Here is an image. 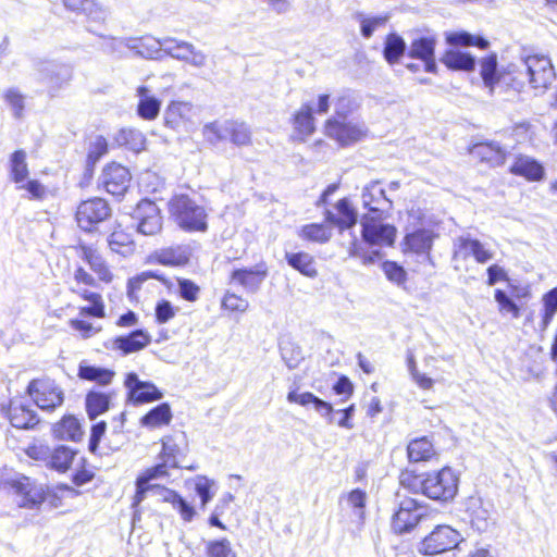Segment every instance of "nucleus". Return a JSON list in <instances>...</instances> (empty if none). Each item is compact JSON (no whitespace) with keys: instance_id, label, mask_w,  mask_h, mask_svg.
<instances>
[{"instance_id":"obj_1","label":"nucleus","mask_w":557,"mask_h":557,"mask_svg":"<svg viewBox=\"0 0 557 557\" xmlns=\"http://www.w3.org/2000/svg\"><path fill=\"white\" fill-rule=\"evenodd\" d=\"M400 482L413 493H422L430 499L446 503L456 496L459 478L449 467L425 474H403Z\"/></svg>"},{"instance_id":"obj_2","label":"nucleus","mask_w":557,"mask_h":557,"mask_svg":"<svg viewBox=\"0 0 557 557\" xmlns=\"http://www.w3.org/2000/svg\"><path fill=\"white\" fill-rule=\"evenodd\" d=\"M170 211L177 225L187 232L208 228L206 209L187 195H177L170 201Z\"/></svg>"},{"instance_id":"obj_3","label":"nucleus","mask_w":557,"mask_h":557,"mask_svg":"<svg viewBox=\"0 0 557 557\" xmlns=\"http://www.w3.org/2000/svg\"><path fill=\"white\" fill-rule=\"evenodd\" d=\"M518 75L527 78L531 88L541 92L545 91L556 78L550 59L542 54L523 57L518 65Z\"/></svg>"},{"instance_id":"obj_4","label":"nucleus","mask_w":557,"mask_h":557,"mask_svg":"<svg viewBox=\"0 0 557 557\" xmlns=\"http://www.w3.org/2000/svg\"><path fill=\"white\" fill-rule=\"evenodd\" d=\"M203 136L211 144L230 139L236 146L250 143V131L245 123L237 121L211 122L203 126Z\"/></svg>"},{"instance_id":"obj_5","label":"nucleus","mask_w":557,"mask_h":557,"mask_svg":"<svg viewBox=\"0 0 557 557\" xmlns=\"http://www.w3.org/2000/svg\"><path fill=\"white\" fill-rule=\"evenodd\" d=\"M287 401L298 404L302 407L312 405L315 411L327 419L329 423H337L341 428L352 429L354 424L348 417L341 410H334L333 406L317 397L310 392L297 393V389H290L287 394Z\"/></svg>"},{"instance_id":"obj_6","label":"nucleus","mask_w":557,"mask_h":557,"mask_svg":"<svg viewBox=\"0 0 557 557\" xmlns=\"http://www.w3.org/2000/svg\"><path fill=\"white\" fill-rule=\"evenodd\" d=\"M27 394L39 409L48 412L53 411L64 401L63 389L50 379L32 380L27 386Z\"/></svg>"},{"instance_id":"obj_7","label":"nucleus","mask_w":557,"mask_h":557,"mask_svg":"<svg viewBox=\"0 0 557 557\" xmlns=\"http://www.w3.org/2000/svg\"><path fill=\"white\" fill-rule=\"evenodd\" d=\"M388 213L383 215L363 214L360 220L362 238L370 245L393 246L397 230L394 225L383 223Z\"/></svg>"},{"instance_id":"obj_8","label":"nucleus","mask_w":557,"mask_h":557,"mask_svg":"<svg viewBox=\"0 0 557 557\" xmlns=\"http://www.w3.org/2000/svg\"><path fill=\"white\" fill-rule=\"evenodd\" d=\"M111 207L106 199L94 197L78 205L76 221L83 231L94 232L98 224L111 216Z\"/></svg>"},{"instance_id":"obj_9","label":"nucleus","mask_w":557,"mask_h":557,"mask_svg":"<svg viewBox=\"0 0 557 557\" xmlns=\"http://www.w3.org/2000/svg\"><path fill=\"white\" fill-rule=\"evenodd\" d=\"M324 132L327 137L346 147L361 140L367 134V128L358 121L329 117L324 124Z\"/></svg>"},{"instance_id":"obj_10","label":"nucleus","mask_w":557,"mask_h":557,"mask_svg":"<svg viewBox=\"0 0 557 557\" xmlns=\"http://www.w3.org/2000/svg\"><path fill=\"white\" fill-rule=\"evenodd\" d=\"M460 542L459 532L449 525H437L420 543L419 552L423 555H437L458 547Z\"/></svg>"},{"instance_id":"obj_11","label":"nucleus","mask_w":557,"mask_h":557,"mask_svg":"<svg viewBox=\"0 0 557 557\" xmlns=\"http://www.w3.org/2000/svg\"><path fill=\"white\" fill-rule=\"evenodd\" d=\"M168 475L166 465H156L141 473V499L148 496H154L162 502L171 503L177 493L166 488L160 483L152 482L163 480Z\"/></svg>"},{"instance_id":"obj_12","label":"nucleus","mask_w":557,"mask_h":557,"mask_svg":"<svg viewBox=\"0 0 557 557\" xmlns=\"http://www.w3.org/2000/svg\"><path fill=\"white\" fill-rule=\"evenodd\" d=\"M129 182V171L117 163L108 164L99 177V185L113 196H122L127 190Z\"/></svg>"},{"instance_id":"obj_13","label":"nucleus","mask_w":557,"mask_h":557,"mask_svg":"<svg viewBox=\"0 0 557 557\" xmlns=\"http://www.w3.org/2000/svg\"><path fill=\"white\" fill-rule=\"evenodd\" d=\"M423 513L421 506L416 499H404L392 519V528L396 533L411 531L421 520Z\"/></svg>"},{"instance_id":"obj_14","label":"nucleus","mask_w":557,"mask_h":557,"mask_svg":"<svg viewBox=\"0 0 557 557\" xmlns=\"http://www.w3.org/2000/svg\"><path fill=\"white\" fill-rule=\"evenodd\" d=\"M362 206L368 210L367 214L383 215L392 209V200L385 195L379 182H371L361 194Z\"/></svg>"},{"instance_id":"obj_15","label":"nucleus","mask_w":557,"mask_h":557,"mask_svg":"<svg viewBox=\"0 0 557 557\" xmlns=\"http://www.w3.org/2000/svg\"><path fill=\"white\" fill-rule=\"evenodd\" d=\"M435 46L434 36H419L410 42L408 57L423 61L425 72L435 73L437 70Z\"/></svg>"},{"instance_id":"obj_16","label":"nucleus","mask_w":557,"mask_h":557,"mask_svg":"<svg viewBox=\"0 0 557 557\" xmlns=\"http://www.w3.org/2000/svg\"><path fill=\"white\" fill-rule=\"evenodd\" d=\"M11 487L17 497L16 503L20 507L35 508L45 499L42 488L27 476L12 481Z\"/></svg>"},{"instance_id":"obj_17","label":"nucleus","mask_w":557,"mask_h":557,"mask_svg":"<svg viewBox=\"0 0 557 557\" xmlns=\"http://www.w3.org/2000/svg\"><path fill=\"white\" fill-rule=\"evenodd\" d=\"M41 79L49 86L50 92L59 90L72 79V67L66 64L45 62L40 67Z\"/></svg>"},{"instance_id":"obj_18","label":"nucleus","mask_w":557,"mask_h":557,"mask_svg":"<svg viewBox=\"0 0 557 557\" xmlns=\"http://www.w3.org/2000/svg\"><path fill=\"white\" fill-rule=\"evenodd\" d=\"M75 250L76 255L89 265L90 270L98 275L100 281L106 283L112 281V273L97 249L81 243L75 247Z\"/></svg>"},{"instance_id":"obj_19","label":"nucleus","mask_w":557,"mask_h":557,"mask_svg":"<svg viewBox=\"0 0 557 557\" xmlns=\"http://www.w3.org/2000/svg\"><path fill=\"white\" fill-rule=\"evenodd\" d=\"M509 151L497 141L480 143L473 146L472 154L491 166L503 165Z\"/></svg>"},{"instance_id":"obj_20","label":"nucleus","mask_w":557,"mask_h":557,"mask_svg":"<svg viewBox=\"0 0 557 557\" xmlns=\"http://www.w3.org/2000/svg\"><path fill=\"white\" fill-rule=\"evenodd\" d=\"M265 276V271L255 269H236L230 275V284H237L246 292L255 294L259 290Z\"/></svg>"},{"instance_id":"obj_21","label":"nucleus","mask_w":557,"mask_h":557,"mask_svg":"<svg viewBox=\"0 0 557 557\" xmlns=\"http://www.w3.org/2000/svg\"><path fill=\"white\" fill-rule=\"evenodd\" d=\"M196 115V110L190 102L173 101L169 104L164 113L166 125L176 128L182 124L190 122Z\"/></svg>"},{"instance_id":"obj_22","label":"nucleus","mask_w":557,"mask_h":557,"mask_svg":"<svg viewBox=\"0 0 557 557\" xmlns=\"http://www.w3.org/2000/svg\"><path fill=\"white\" fill-rule=\"evenodd\" d=\"M162 228L160 209L154 201L141 199V235H154Z\"/></svg>"},{"instance_id":"obj_23","label":"nucleus","mask_w":557,"mask_h":557,"mask_svg":"<svg viewBox=\"0 0 557 557\" xmlns=\"http://www.w3.org/2000/svg\"><path fill=\"white\" fill-rule=\"evenodd\" d=\"M313 114V104L309 102L302 103L299 110L294 114V129L301 140L311 136L315 131Z\"/></svg>"},{"instance_id":"obj_24","label":"nucleus","mask_w":557,"mask_h":557,"mask_svg":"<svg viewBox=\"0 0 557 557\" xmlns=\"http://www.w3.org/2000/svg\"><path fill=\"white\" fill-rule=\"evenodd\" d=\"M515 175L523 176L529 181H540L544 176V168L535 159L520 154L510 166Z\"/></svg>"},{"instance_id":"obj_25","label":"nucleus","mask_w":557,"mask_h":557,"mask_svg":"<svg viewBox=\"0 0 557 557\" xmlns=\"http://www.w3.org/2000/svg\"><path fill=\"white\" fill-rule=\"evenodd\" d=\"M172 418L171 406L168 403H161L141 417V426L150 430L161 429L169 425Z\"/></svg>"},{"instance_id":"obj_26","label":"nucleus","mask_w":557,"mask_h":557,"mask_svg":"<svg viewBox=\"0 0 557 557\" xmlns=\"http://www.w3.org/2000/svg\"><path fill=\"white\" fill-rule=\"evenodd\" d=\"M53 435L58 440L77 442L83 437L82 425L74 416H64L53 425Z\"/></svg>"},{"instance_id":"obj_27","label":"nucleus","mask_w":557,"mask_h":557,"mask_svg":"<svg viewBox=\"0 0 557 557\" xmlns=\"http://www.w3.org/2000/svg\"><path fill=\"white\" fill-rule=\"evenodd\" d=\"M441 61L450 70L471 72L475 69V58L468 52L450 49L445 52Z\"/></svg>"},{"instance_id":"obj_28","label":"nucleus","mask_w":557,"mask_h":557,"mask_svg":"<svg viewBox=\"0 0 557 557\" xmlns=\"http://www.w3.org/2000/svg\"><path fill=\"white\" fill-rule=\"evenodd\" d=\"M9 419L12 426L16 429H32L38 424L39 419L36 412L22 404H11Z\"/></svg>"},{"instance_id":"obj_29","label":"nucleus","mask_w":557,"mask_h":557,"mask_svg":"<svg viewBox=\"0 0 557 557\" xmlns=\"http://www.w3.org/2000/svg\"><path fill=\"white\" fill-rule=\"evenodd\" d=\"M433 232L430 230H417L405 236L407 249L417 255H429L433 244Z\"/></svg>"},{"instance_id":"obj_30","label":"nucleus","mask_w":557,"mask_h":557,"mask_svg":"<svg viewBox=\"0 0 557 557\" xmlns=\"http://www.w3.org/2000/svg\"><path fill=\"white\" fill-rule=\"evenodd\" d=\"M101 48L106 53L116 54L119 57H126L128 54L137 55L139 53L137 39L109 37L104 39Z\"/></svg>"},{"instance_id":"obj_31","label":"nucleus","mask_w":557,"mask_h":557,"mask_svg":"<svg viewBox=\"0 0 557 557\" xmlns=\"http://www.w3.org/2000/svg\"><path fill=\"white\" fill-rule=\"evenodd\" d=\"M114 375L115 372L113 370L90 366L85 362H81L78 367L79 379L96 382L102 386L109 385L112 382Z\"/></svg>"},{"instance_id":"obj_32","label":"nucleus","mask_w":557,"mask_h":557,"mask_svg":"<svg viewBox=\"0 0 557 557\" xmlns=\"http://www.w3.org/2000/svg\"><path fill=\"white\" fill-rule=\"evenodd\" d=\"M285 258L287 263L302 275L311 278L318 275L314 259L308 252H286Z\"/></svg>"},{"instance_id":"obj_33","label":"nucleus","mask_w":557,"mask_h":557,"mask_svg":"<svg viewBox=\"0 0 557 557\" xmlns=\"http://www.w3.org/2000/svg\"><path fill=\"white\" fill-rule=\"evenodd\" d=\"M107 348L120 351L123 356L139 350V329L132 331L127 335H121L112 338L106 345Z\"/></svg>"},{"instance_id":"obj_34","label":"nucleus","mask_w":557,"mask_h":557,"mask_svg":"<svg viewBox=\"0 0 557 557\" xmlns=\"http://www.w3.org/2000/svg\"><path fill=\"white\" fill-rule=\"evenodd\" d=\"M446 42L451 47L462 46L470 47L475 46L481 49H485L488 46V41L480 36H473L466 30L447 32L445 33Z\"/></svg>"},{"instance_id":"obj_35","label":"nucleus","mask_w":557,"mask_h":557,"mask_svg":"<svg viewBox=\"0 0 557 557\" xmlns=\"http://www.w3.org/2000/svg\"><path fill=\"white\" fill-rule=\"evenodd\" d=\"M407 451L408 458L412 462L426 461L435 455L433 444L426 437L411 441Z\"/></svg>"},{"instance_id":"obj_36","label":"nucleus","mask_w":557,"mask_h":557,"mask_svg":"<svg viewBox=\"0 0 557 557\" xmlns=\"http://www.w3.org/2000/svg\"><path fill=\"white\" fill-rule=\"evenodd\" d=\"M88 417L94 420L106 412L110 406V395L97 391H90L85 399Z\"/></svg>"},{"instance_id":"obj_37","label":"nucleus","mask_w":557,"mask_h":557,"mask_svg":"<svg viewBox=\"0 0 557 557\" xmlns=\"http://www.w3.org/2000/svg\"><path fill=\"white\" fill-rule=\"evenodd\" d=\"M76 454L77 451L69 446L60 445L50 453L49 466L59 472H65Z\"/></svg>"},{"instance_id":"obj_38","label":"nucleus","mask_w":557,"mask_h":557,"mask_svg":"<svg viewBox=\"0 0 557 557\" xmlns=\"http://www.w3.org/2000/svg\"><path fill=\"white\" fill-rule=\"evenodd\" d=\"M407 49L406 42L397 34H389L384 44L383 55L387 63L395 64L405 54Z\"/></svg>"},{"instance_id":"obj_39","label":"nucleus","mask_w":557,"mask_h":557,"mask_svg":"<svg viewBox=\"0 0 557 557\" xmlns=\"http://www.w3.org/2000/svg\"><path fill=\"white\" fill-rule=\"evenodd\" d=\"M2 98L7 107L11 110L12 116L21 120L24 116L25 95L16 87L7 88Z\"/></svg>"},{"instance_id":"obj_40","label":"nucleus","mask_w":557,"mask_h":557,"mask_svg":"<svg viewBox=\"0 0 557 557\" xmlns=\"http://www.w3.org/2000/svg\"><path fill=\"white\" fill-rule=\"evenodd\" d=\"M336 210L338 212V228L341 231L351 228L357 224L358 213L347 198L337 201Z\"/></svg>"},{"instance_id":"obj_41","label":"nucleus","mask_w":557,"mask_h":557,"mask_svg":"<svg viewBox=\"0 0 557 557\" xmlns=\"http://www.w3.org/2000/svg\"><path fill=\"white\" fill-rule=\"evenodd\" d=\"M163 45H164V54H169L172 58L180 60V61L186 62V60L188 59V55L190 54V52H193L191 44H189L187 41H183V40H177L175 38H171V37L164 38Z\"/></svg>"},{"instance_id":"obj_42","label":"nucleus","mask_w":557,"mask_h":557,"mask_svg":"<svg viewBox=\"0 0 557 557\" xmlns=\"http://www.w3.org/2000/svg\"><path fill=\"white\" fill-rule=\"evenodd\" d=\"M334 115L337 120H346L355 109L354 98L348 90H342L333 99Z\"/></svg>"},{"instance_id":"obj_43","label":"nucleus","mask_w":557,"mask_h":557,"mask_svg":"<svg viewBox=\"0 0 557 557\" xmlns=\"http://www.w3.org/2000/svg\"><path fill=\"white\" fill-rule=\"evenodd\" d=\"M11 176L16 183H23L28 176V168L26 163V152L24 150H16L12 153L10 159Z\"/></svg>"},{"instance_id":"obj_44","label":"nucleus","mask_w":557,"mask_h":557,"mask_svg":"<svg viewBox=\"0 0 557 557\" xmlns=\"http://www.w3.org/2000/svg\"><path fill=\"white\" fill-rule=\"evenodd\" d=\"M542 313V330H546L557 312V286L544 294Z\"/></svg>"},{"instance_id":"obj_45","label":"nucleus","mask_w":557,"mask_h":557,"mask_svg":"<svg viewBox=\"0 0 557 557\" xmlns=\"http://www.w3.org/2000/svg\"><path fill=\"white\" fill-rule=\"evenodd\" d=\"M164 39L153 36H141V58L160 59L164 54Z\"/></svg>"},{"instance_id":"obj_46","label":"nucleus","mask_w":557,"mask_h":557,"mask_svg":"<svg viewBox=\"0 0 557 557\" xmlns=\"http://www.w3.org/2000/svg\"><path fill=\"white\" fill-rule=\"evenodd\" d=\"M180 447L174 443L172 437L165 436L162 438V450L160 453L162 462L159 465H166V470L169 468H177V455L180 454Z\"/></svg>"},{"instance_id":"obj_47","label":"nucleus","mask_w":557,"mask_h":557,"mask_svg":"<svg viewBox=\"0 0 557 557\" xmlns=\"http://www.w3.org/2000/svg\"><path fill=\"white\" fill-rule=\"evenodd\" d=\"M300 236L311 242L326 243L330 240L332 232L323 224L313 223L302 226Z\"/></svg>"},{"instance_id":"obj_48","label":"nucleus","mask_w":557,"mask_h":557,"mask_svg":"<svg viewBox=\"0 0 557 557\" xmlns=\"http://www.w3.org/2000/svg\"><path fill=\"white\" fill-rule=\"evenodd\" d=\"M480 74L484 84L488 87H493V85L498 81L496 55L491 54L483 58L480 62Z\"/></svg>"},{"instance_id":"obj_49","label":"nucleus","mask_w":557,"mask_h":557,"mask_svg":"<svg viewBox=\"0 0 557 557\" xmlns=\"http://www.w3.org/2000/svg\"><path fill=\"white\" fill-rule=\"evenodd\" d=\"M161 102L148 95V89L141 86V119L152 120L160 112Z\"/></svg>"},{"instance_id":"obj_50","label":"nucleus","mask_w":557,"mask_h":557,"mask_svg":"<svg viewBox=\"0 0 557 557\" xmlns=\"http://www.w3.org/2000/svg\"><path fill=\"white\" fill-rule=\"evenodd\" d=\"M206 555L207 557H236L227 539L208 542Z\"/></svg>"},{"instance_id":"obj_51","label":"nucleus","mask_w":557,"mask_h":557,"mask_svg":"<svg viewBox=\"0 0 557 557\" xmlns=\"http://www.w3.org/2000/svg\"><path fill=\"white\" fill-rule=\"evenodd\" d=\"M108 143L103 136H96L90 143L87 154V168H92L107 153Z\"/></svg>"},{"instance_id":"obj_52","label":"nucleus","mask_w":557,"mask_h":557,"mask_svg":"<svg viewBox=\"0 0 557 557\" xmlns=\"http://www.w3.org/2000/svg\"><path fill=\"white\" fill-rule=\"evenodd\" d=\"M358 17L360 20L361 35L364 38H370L376 29L385 26L388 20L387 15L367 17L362 14H358Z\"/></svg>"},{"instance_id":"obj_53","label":"nucleus","mask_w":557,"mask_h":557,"mask_svg":"<svg viewBox=\"0 0 557 557\" xmlns=\"http://www.w3.org/2000/svg\"><path fill=\"white\" fill-rule=\"evenodd\" d=\"M494 297L500 312L510 313L515 319L520 317V308L504 290L496 289Z\"/></svg>"},{"instance_id":"obj_54","label":"nucleus","mask_w":557,"mask_h":557,"mask_svg":"<svg viewBox=\"0 0 557 557\" xmlns=\"http://www.w3.org/2000/svg\"><path fill=\"white\" fill-rule=\"evenodd\" d=\"M382 270L386 275L387 280L392 283L400 285L406 281V271L401 265L394 261H384L382 263Z\"/></svg>"},{"instance_id":"obj_55","label":"nucleus","mask_w":557,"mask_h":557,"mask_svg":"<svg viewBox=\"0 0 557 557\" xmlns=\"http://www.w3.org/2000/svg\"><path fill=\"white\" fill-rule=\"evenodd\" d=\"M125 387L127 388L126 405L138 406L139 405V377L135 372H131L126 375Z\"/></svg>"},{"instance_id":"obj_56","label":"nucleus","mask_w":557,"mask_h":557,"mask_svg":"<svg viewBox=\"0 0 557 557\" xmlns=\"http://www.w3.org/2000/svg\"><path fill=\"white\" fill-rule=\"evenodd\" d=\"M222 307L231 311L245 312L249 304L236 294L227 292L222 299Z\"/></svg>"},{"instance_id":"obj_57","label":"nucleus","mask_w":557,"mask_h":557,"mask_svg":"<svg viewBox=\"0 0 557 557\" xmlns=\"http://www.w3.org/2000/svg\"><path fill=\"white\" fill-rule=\"evenodd\" d=\"M141 184L147 193H157L163 187L164 181L158 173L147 170L141 173Z\"/></svg>"},{"instance_id":"obj_58","label":"nucleus","mask_w":557,"mask_h":557,"mask_svg":"<svg viewBox=\"0 0 557 557\" xmlns=\"http://www.w3.org/2000/svg\"><path fill=\"white\" fill-rule=\"evenodd\" d=\"M174 509H176L181 516V518L185 522H190L195 515L196 510L195 508L187 503L183 497H181L178 494L175 495V497L171 502Z\"/></svg>"},{"instance_id":"obj_59","label":"nucleus","mask_w":557,"mask_h":557,"mask_svg":"<svg viewBox=\"0 0 557 557\" xmlns=\"http://www.w3.org/2000/svg\"><path fill=\"white\" fill-rule=\"evenodd\" d=\"M478 243H479L478 239H474L471 237H465V236L459 237L455 244V247H456L455 256L456 257L460 256L463 259L472 256Z\"/></svg>"},{"instance_id":"obj_60","label":"nucleus","mask_w":557,"mask_h":557,"mask_svg":"<svg viewBox=\"0 0 557 557\" xmlns=\"http://www.w3.org/2000/svg\"><path fill=\"white\" fill-rule=\"evenodd\" d=\"M18 189H26L29 194V199L34 200H42L47 197L48 190L47 187L44 186L37 180H30L27 183L17 187Z\"/></svg>"},{"instance_id":"obj_61","label":"nucleus","mask_w":557,"mask_h":557,"mask_svg":"<svg viewBox=\"0 0 557 557\" xmlns=\"http://www.w3.org/2000/svg\"><path fill=\"white\" fill-rule=\"evenodd\" d=\"M180 295L187 301H195L198 298L199 287L189 280L178 281Z\"/></svg>"},{"instance_id":"obj_62","label":"nucleus","mask_w":557,"mask_h":557,"mask_svg":"<svg viewBox=\"0 0 557 557\" xmlns=\"http://www.w3.org/2000/svg\"><path fill=\"white\" fill-rule=\"evenodd\" d=\"M163 393L152 383L141 381V404L160 400Z\"/></svg>"},{"instance_id":"obj_63","label":"nucleus","mask_w":557,"mask_h":557,"mask_svg":"<svg viewBox=\"0 0 557 557\" xmlns=\"http://www.w3.org/2000/svg\"><path fill=\"white\" fill-rule=\"evenodd\" d=\"M156 319L158 323H166L175 315V310L170 301L161 300L156 306Z\"/></svg>"},{"instance_id":"obj_64","label":"nucleus","mask_w":557,"mask_h":557,"mask_svg":"<svg viewBox=\"0 0 557 557\" xmlns=\"http://www.w3.org/2000/svg\"><path fill=\"white\" fill-rule=\"evenodd\" d=\"M50 448L44 444H34L26 449V454L29 458L39 460V461H48L50 459Z\"/></svg>"}]
</instances>
